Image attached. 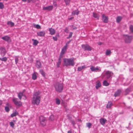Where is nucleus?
Returning a JSON list of instances; mask_svg holds the SVG:
<instances>
[{
  "label": "nucleus",
  "mask_w": 133,
  "mask_h": 133,
  "mask_svg": "<svg viewBox=\"0 0 133 133\" xmlns=\"http://www.w3.org/2000/svg\"><path fill=\"white\" fill-rule=\"evenodd\" d=\"M40 94L39 91L35 92L33 96L32 100V103L34 105H38L41 100V97L39 96Z\"/></svg>",
  "instance_id": "1"
},
{
  "label": "nucleus",
  "mask_w": 133,
  "mask_h": 133,
  "mask_svg": "<svg viewBox=\"0 0 133 133\" xmlns=\"http://www.w3.org/2000/svg\"><path fill=\"white\" fill-rule=\"evenodd\" d=\"M64 64L66 66L71 65L73 66L74 64V59L72 58H64Z\"/></svg>",
  "instance_id": "2"
},
{
  "label": "nucleus",
  "mask_w": 133,
  "mask_h": 133,
  "mask_svg": "<svg viewBox=\"0 0 133 133\" xmlns=\"http://www.w3.org/2000/svg\"><path fill=\"white\" fill-rule=\"evenodd\" d=\"M54 87L56 91L59 92H61L63 89V85L62 83H56Z\"/></svg>",
  "instance_id": "3"
},
{
  "label": "nucleus",
  "mask_w": 133,
  "mask_h": 133,
  "mask_svg": "<svg viewBox=\"0 0 133 133\" xmlns=\"http://www.w3.org/2000/svg\"><path fill=\"white\" fill-rule=\"evenodd\" d=\"M12 101L15 105L17 106H20L22 105V103L19 100L18 98H13Z\"/></svg>",
  "instance_id": "4"
},
{
  "label": "nucleus",
  "mask_w": 133,
  "mask_h": 133,
  "mask_svg": "<svg viewBox=\"0 0 133 133\" xmlns=\"http://www.w3.org/2000/svg\"><path fill=\"white\" fill-rule=\"evenodd\" d=\"M68 47V44H66L62 48L61 51L60 55L59 56L61 57H62L63 55L65 54L66 51Z\"/></svg>",
  "instance_id": "5"
},
{
  "label": "nucleus",
  "mask_w": 133,
  "mask_h": 133,
  "mask_svg": "<svg viewBox=\"0 0 133 133\" xmlns=\"http://www.w3.org/2000/svg\"><path fill=\"white\" fill-rule=\"evenodd\" d=\"M82 48L85 50L91 51L92 50L91 48L88 44H82Z\"/></svg>",
  "instance_id": "6"
},
{
  "label": "nucleus",
  "mask_w": 133,
  "mask_h": 133,
  "mask_svg": "<svg viewBox=\"0 0 133 133\" xmlns=\"http://www.w3.org/2000/svg\"><path fill=\"white\" fill-rule=\"evenodd\" d=\"M113 75V73L111 71H107L105 73L104 77L107 79H109Z\"/></svg>",
  "instance_id": "7"
},
{
  "label": "nucleus",
  "mask_w": 133,
  "mask_h": 133,
  "mask_svg": "<svg viewBox=\"0 0 133 133\" xmlns=\"http://www.w3.org/2000/svg\"><path fill=\"white\" fill-rule=\"evenodd\" d=\"M39 120L41 123L42 125L44 126L45 125V118L43 116H41L39 117Z\"/></svg>",
  "instance_id": "8"
},
{
  "label": "nucleus",
  "mask_w": 133,
  "mask_h": 133,
  "mask_svg": "<svg viewBox=\"0 0 133 133\" xmlns=\"http://www.w3.org/2000/svg\"><path fill=\"white\" fill-rule=\"evenodd\" d=\"M125 41L127 43L130 42H131L132 38V36H129L127 35H125Z\"/></svg>",
  "instance_id": "9"
},
{
  "label": "nucleus",
  "mask_w": 133,
  "mask_h": 133,
  "mask_svg": "<svg viewBox=\"0 0 133 133\" xmlns=\"http://www.w3.org/2000/svg\"><path fill=\"white\" fill-rule=\"evenodd\" d=\"M102 20L104 23H107L108 22V17L105 16L104 14L102 15Z\"/></svg>",
  "instance_id": "10"
},
{
  "label": "nucleus",
  "mask_w": 133,
  "mask_h": 133,
  "mask_svg": "<svg viewBox=\"0 0 133 133\" xmlns=\"http://www.w3.org/2000/svg\"><path fill=\"white\" fill-rule=\"evenodd\" d=\"M90 69L94 72H98L100 71V69L97 67H91Z\"/></svg>",
  "instance_id": "11"
},
{
  "label": "nucleus",
  "mask_w": 133,
  "mask_h": 133,
  "mask_svg": "<svg viewBox=\"0 0 133 133\" xmlns=\"http://www.w3.org/2000/svg\"><path fill=\"white\" fill-rule=\"evenodd\" d=\"M45 34L44 31H40L37 32V35L40 37L44 36Z\"/></svg>",
  "instance_id": "12"
},
{
  "label": "nucleus",
  "mask_w": 133,
  "mask_h": 133,
  "mask_svg": "<svg viewBox=\"0 0 133 133\" xmlns=\"http://www.w3.org/2000/svg\"><path fill=\"white\" fill-rule=\"evenodd\" d=\"M53 6L52 5H50L48 6L45 7L43 8V10H51L53 9Z\"/></svg>",
  "instance_id": "13"
},
{
  "label": "nucleus",
  "mask_w": 133,
  "mask_h": 133,
  "mask_svg": "<svg viewBox=\"0 0 133 133\" xmlns=\"http://www.w3.org/2000/svg\"><path fill=\"white\" fill-rule=\"evenodd\" d=\"M2 38L3 39L6 41L8 42H10L11 41L10 37L7 36H6L4 37H3Z\"/></svg>",
  "instance_id": "14"
},
{
  "label": "nucleus",
  "mask_w": 133,
  "mask_h": 133,
  "mask_svg": "<svg viewBox=\"0 0 133 133\" xmlns=\"http://www.w3.org/2000/svg\"><path fill=\"white\" fill-rule=\"evenodd\" d=\"M49 30L50 32V34L52 35H54L55 33V30L52 28H49Z\"/></svg>",
  "instance_id": "15"
},
{
  "label": "nucleus",
  "mask_w": 133,
  "mask_h": 133,
  "mask_svg": "<svg viewBox=\"0 0 133 133\" xmlns=\"http://www.w3.org/2000/svg\"><path fill=\"white\" fill-rule=\"evenodd\" d=\"M101 86V84L100 82L98 81H97L96 83V89H98Z\"/></svg>",
  "instance_id": "16"
},
{
  "label": "nucleus",
  "mask_w": 133,
  "mask_h": 133,
  "mask_svg": "<svg viewBox=\"0 0 133 133\" xmlns=\"http://www.w3.org/2000/svg\"><path fill=\"white\" fill-rule=\"evenodd\" d=\"M101 124L103 125H104L105 124V122L107 121V120L103 118H101L99 120Z\"/></svg>",
  "instance_id": "17"
},
{
  "label": "nucleus",
  "mask_w": 133,
  "mask_h": 133,
  "mask_svg": "<svg viewBox=\"0 0 133 133\" xmlns=\"http://www.w3.org/2000/svg\"><path fill=\"white\" fill-rule=\"evenodd\" d=\"M93 17L96 18H97V19H99L100 17L99 15L97 13L94 12L93 13Z\"/></svg>",
  "instance_id": "18"
},
{
  "label": "nucleus",
  "mask_w": 133,
  "mask_h": 133,
  "mask_svg": "<svg viewBox=\"0 0 133 133\" xmlns=\"http://www.w3.org/2000/svg\"><path fill=\"white\" fill-rule=\"evenodd\" d=\"M121 91L120 89L118 90L117 91H116L114 94V96L115 97H116L117 96L119 95L121 93Z\"/></svg>",
  "instance_id": "19"
},
{
  "label": "nucleus",
  "mask_w": 133,
  "mask_h": 133,
  "mask_svg": "<svg viewBox=\"0 0 133 133\" xmlns=\"http://www.w3.org/2000/svg\"><path fill=\"white\" fill-rule=\"evenodd\" d=\"M32 41L33 42V45L36 46L38 43V41L36 39H32Z\"/></svg>",
  "instance_id": "20"
},
{
  "label": "nucleus",
  "mask_w": 133,
  "mask_h": 133,
  "mask_svg": "<svg viewBox=\"0 0 133 133\" xmlns=\"http://www.w3.org/2000/svg\"><path fill=\"white\" fill-rule=\"evenodd\" d=\"M37 73L36 72H34L32 75V78L34 80H36L37 79Z\"/></svg>",
  "instance_id": "21"
},
{
  "label": "nucleus",
  "mask_w": 133,
  "mask_h": 133,
  "mask_svg": "<svg viewBox=\"0 0 133 133\" xmlns=\"http://www.w3.org/2000/svg\"><path fill=\"white\" fill-rule=\"evenodd\" d=\"M122 19V17L121 16H118L116 19V22L118 23H119Z\"/></svg>",
  "instance_id": "22"
},
{
  "label": "nucleus",
  "mask_w": 133,
  "mask_h": 133,
  "mask_svg": "<svg viewBox=\"0 0 133 133\" xmlns=\"http://www.w3.org/2000/svg\"><path fill=\"white\" fill-rule=\"evenodd\" d=\"M7 24L8 25L10 26L11 27H13L14 25V23L11 21L8 22Z\"/></svg>",
  "instance_id": "23"
},
{
  "label": "nucleus",
  "mask_w": 133,
  "mask_h": 133,
  "mask_svg": "<svg viewBox=\"0 0 133 133\" xmlns=\"http://www.w3.org/2000/svg\"><path fill=\"white\" fill-rule=\"evenodd\" d=\"M112 103L111 102H109L107 105V108H110L112 106Z\"/></svg>",
  "instance_id": "24"
},
{
  "label": "nucleus",
  "mask_w": 133,
  "mask_h": 133,
  "mask_svg": "<svg viewBox=\"0 0 133 133\" xmlns=\"http://www.w3.org/2000/svg\"><path fill=\"white\" fill-rule=\"evenodd\" d=\"M79 11L77 10L73 11L72 12V15H78L79 13Z\"/></svg>",
  "instance_id": "25"
},
{
  "label": "nucleus",
  "mask_w": 133,
  "mask_h": 133,
  "mask_svg": "<svg viewBox=\"0 0 133 133\" xmlns=\"http://www.w3.org/2000/svg\"><path fill=\"white\" fill-rule=\"evenodd\" d=\"M62 58V57H61L59 56V57L58 59V62L57 63V66H59L61 62V59Z\"/></svg>",
  "instance_id": "26"
},
{
  "label": "nucleus",
  "mask_w": 133,
  "mask_h": 133,
  "mask_svg": "<svg viewBox=\"0 0 133 133\" xmlns=\"http://www.w3.org/2000/svg\"><path fill=\"white\" fill-rule=\"evenodd\" d=\"M111 54V51L110 50H107L106 51L105 55L107 56H110Z\"/></svg>",
  "instance_id": "27"
},
{
  "label": "nucleus",
  "mask_w": 133,
  "mask_h": 133,
  "mask_svg": "<svg viewBox=\"0 0 133 133\" xmlns=\"http://www.w3.org/2000/svg\"><path fill=\"white\" fill-rule=\"evenodd\" d=\"M23 96V93L20 92L18 94V97L20 100L21 99L22 97Z\"/></svg>",
  "instance_id": "28"
},
{
  "label": "nucleus",
  "mask_w": 133,
  "mask_h": 133,
  "mask_svg": "<svg viewBox=\"0 0 133 133\" xmlns=\"http://www.w3.org/2000/svg\"><path fill=\"white\" fill-rule=\"evenodd\" d=\"M36 65V66H41V62L38 61H37Z\"/></svg>",
  "instance_id": "29"
},
{
  "label": "nucleus",
  "mask_w": 133,
  "mask_h": 133,
  "mask_svg": "<svg viewBox=\"0 0 133 133\" xmlns=\"http://www.w3.org/2000/svg\"><path fill=\"white\" fill-rule=\"evenodd\" d=\"M18 114V113L17 112H15L12 114L11 115V117H13L16 116Z\"/></svg>",
  "instance_id": "30"
},
{
  "label": "nucleus",
  "mask_w": 133,
  "mask_h": 133,
  "mask_svg": "<svg viewBox=\"0 0 133 133\" xmlns=\"http://www.w3.org/2000/svg\"><path fill=\"white\" fill-rule=\"evenodd\" d=\"M39 72L42 76L45 77V72H44L43 70H39Z\"/></svg>",
  "instance_id": "31"
},
{
  "label": "nucleus",
  "mask_w": 133,
  "mask_h": 133,
  "mask_svg": "<svg viewBox=\"0 0 133 133\" xmlns=\"http://www.w3.org/2000/svg\"><path fill=\"white\" fill-rule=\"evenodd\" d=\"M70 122L72 124L73 126L74 127L76 123L75 121L73 119H70Z\"/></svg>",
  "instance_id": "32"
},
{
  "label": "nucleus",
  "mask_w": 133,
  "mask_h": 133,
  "mask_svg": "<svg viewBox=\"0 0 133 133\" xmlns=\"http://www.w3.org/2000/svg\"><path fill=\"white\" fill-rule=\"evenodd\" d=\"M103 85L105 86H108L109 85V83L106 80H104L103 82Z\"/></svg>",
  "instance_id": "33"
},
{
  "label": "nucleus",
  "mask_w": 133,
  "mask_h": 133,
  "mask_svg": "<svg viewBox=\"0 0 133 133\" xmlns=\"http://www.w3.org/2000/svg\"><path fill=\"white\" fill-rule=\"evenodd\" d=\"M59 37V35L58 34L57 35H56L55 37H53V39L54 41H57V37Z\"/></svg>",
  "instance_id": "34"
},
{
  "label": "nucleus",
  "mask_w": 133,
  "mask_h": 133,
  "mask_svg": "<svg viewBox=\"0 0 133 133\" xmlns=\"http://www.w3.org/2000/svg\"><path fill=\"white\" fill-rule=\"evenodd\" d=\"M131 91V89L130 88L127 89L125 90L126 94L127 95Z\"/></svg>",
  "instance_id": "35"
},
{
  "label": "nucleus",
  "mask_w": 133,
  "mask_h": 133,
  "mask_svg": "<svg viewBox=\"0 0 133 133\" xmlns=\"http://www.w3.org/2000/svg\"><path fill=\"white\" fill-rule=\"evenodd\" d=\"M1 52L2 53H3L4 54H5L6 53L5 50L4 48H2L1 49Z\"/></svg>",
  "instance_id": "36"
},
{
  "label": "nucleus",
  "mask_w": 133,
  "mask_h": 133,
  "mask_svg": "<svg viewBox=\"0 0 133 133\" xmlns=\"http://www.w3.org/2000/svg\"><path fill=\"white\" fill-rule=\"evenodd\" d=\"M0 60L2 61L6 62L7 60V58L6 57H4L3 58H0Z\"/></svg>",
  "instance_id": "37"
},
{
  "label": "nucleus",
  "mask_w": 133,
  "mask_h": 133,
  "mask_svg": "<svg viewBox=\"0 0 133 133\" xmlns=\"http://www.w3.org/2000/svg\"><path fill=\"white\" fill-rule=\"evenodd\" d=\"M57 104L59 105L60 104V101L58 98H56L55 100Z\"/></svg>",
  "instance_id": "38"
},
{
  "label": "nucleus",
  "mask_w": 133,
  "mask_h": 133,
  "mask_svg": "<svg viewBox=\"0 0 133 133\" xmlns=\"http://www.w3.org/2000/svg\"><path fill=\"white\" fill-rule=\"evenodd\" d=\"M34 27L37 29H41V27L40 25L38 24H37L36 25H34Z\"/></svg>",
  "instance_id": "39"
},
{
  "label": "nucleus",
  "mask_w": 133,
  "mask_h": 133,
  "mask_svg": "<svg viewBox=\"0 0 133 133\" xmlns=\"http://www.w3.org/2000/svg\"><path fill=\"white\" fill-rule=\"evenodd\" d=\"M129 29L130 31L133 33V25H130V27Z\"/></svg>",
  "instance_id": "40"
},
{
  "label": "nucleus",
  "mask_w": 133,
  "mask_h": 133,
  "mask_svg": "<svg viewBox=\"0 0 133 133\" xmlns=\"http://www.w3.org/2000/svg\"><path fill=\"white\" fill-rule=\"evenodd\" d=\"M71 0H64V1L65 2V4L66 5H68L70 1Z\"/></svg>",
  "instance_id": "41"
},
{
  "label": "nucleus",
  "mask_w": 133,
  "mask_h": 133,
  "mask_svg": "<svg viewBox=\"0 0 133 133\" xmlns=\"http://www.w3.org/2000/svg\"><path fill=\"white\" fill-rule=\"evenodd\" d=\"M4 8V5L3 3L2 2H0V9H2Z\"/></svg>",
  "instance_id": "42"
},
{
  "label": "nucleus",
  "mask_w": 133,
  "mask_h": 133,
  "mask_svg": "<svg viewBox=\"0 0 133 133\" xmlns=\"http://www.w3.org/2000/svg\"><path fill=\"white\" fill-rule=\"evenodd\" d=\"M5 111L7 112H8L10 110V109L8 106L5 107Z\"/></svg>",
  "instance_id": "43"
},
{
  "label": "nucleus",
  "mask_w": 133,
  "mask_h": 133,
  "mask_svg": "<svg viewBox=\"0 0 133 133\" xmlns=\"http://www.w3.org/2000/svg\"><path fill=\"white\" fill-rule=\"evenodd\" d=\"M15 62L16 64H17L18 61V56H16L15 58Z\"/></svg>",
  "instance_id": "44"
},
{
  "label": "nucleus",
  "mask_w": 133,
  "mask_h": 133,
  "mask_svg": "<svg viewBox=\"0 0 133 133\" xmlns=\"http://www.w3.org/2000/svg\"><path fill=\"white\" fill-rule=\"evenodd\" d=\"M10 126L12 127V128H14V123L12 122H10Z\"/></svg>",
  "instance_id": "45"
},
{
  "label": "nucleus",
  "mask_w": 133,
  "mask_h": 133,
  "mask_svg": "<svg viewBox=\"0 0 133 133\" xmlns=\"http://www.w3.org/2000/svg\"><path fill=\"white\" fill-rule=\"evenodd\" d=\"M84 67L85 68V67H78L77 70L79 71H80L84 69Z\"/></svg>",
  "instance_id": "46"
},
{
  "label": "nucleus",
  "mask_w": 133,
  "mask_h": 133,
  "mask_svg": "<svg viewBox=\"0 0 133 133\" xmlns=\"http://www.w3.org/2000/svg\"><path fill=\"white\" fill-rule=\"evenodd\" d=\"M91 125V124L90 123H87V126L89 128H90Z\"/></svg>",
  "instance_id": "47"
},
{
  "label": "nucleus",
  "mask_w": 133,
  "mask_h": 133,
  "mask_svg": "<svg viewBox=\"0 0 133 133\" xmlns=\"http://www.w3.org/2000/svg\"><path fill=\"white\" fill-rule=\"evenodd\" d=\"M64 31L66 33H68L69 32V30L68 28H66L65 29Z\"/></svg>",
  "instance_id": "48"
},
{
  "label": "nucleus",
  "mask_w": 133,
  "mask_h": 133,
  "mask_svg": "<svg viewBox=\"0 0 133 133\" xmlns=\"http://www.w3.org/2000/svg\"><path fill=\"white\" fill-rule=\"evenodd\" d=\"M50 119L52 120H54V116L52 115H51L50 117Z\"/></svg>",
  "instance_id": "49"
},
{
  "label": "nucleus",
  "mask_w": 133,
  "mask_h": 133,
  "mask_svg": "<svg viewBox=\"0 0 133 133\" xmlns=\"http://www.w3.org/2000/svg\"><path fill=\"white\" fill-rule=\"evenodd\" d=\"M72 32H70L69 35V36L68 37H67V38H69L71 37H72Z\"/></svg>",
  "instance_id": "50"
},
{
  "label": "nucleus",
  "mask_w": 133,
  "mask_h": 133,
  "mask_svg": "<svg viewBox=\"0 0 133 133\" xmlns=\"http://www.w3.org/2000/svg\"><path fill=\"white\" fill-rule=\"evenodd\" d=\"M32 0H27L28 2L29 3L31 2Z\"/></svg>",
  "instance_id": "51"
},
{
  "label": "nucleus",
  "mask_w": 133,
  "mask_h": 133,
  "mask_svg": "<svg viewBox=\"0 0 133 133\" xmlns=\"http://www.w3.org/2000/svg\"><path fill=\"white\" fill-rule=\"evenodd\" d=\"M74 18L73 17H71L70 18H69V20H72Z\"/></svg>",
  "instance_id": "52"
},
{
  "label": "nucleus",
  "mask_w": 133,
  "mask_h": 133,
  "mask_svg": "<svg viewBox=\"0 0 133 133\" xmlns=\"http://www.w3.org/2000/svg\"><path fill=\"white\" fill-rule=\"evenodd\" d=\"M2 104V101L0 100V105H1Z\"/></svg>",
  "instance_id": "53"
},
{
  "label": "nucleus",
  "mask_w": 133,
  "mask_h": 133,
  "mask_svg": "<svg viewBox=\"0 0 133 133\" xmlns=\"http://www.w3.org/2000/svg\"><path fill=\"white\" fill-rule=\"evenodd\" d=\"M68 133H71V131H68Z\"/></svg>",
  "instance_id": "54"
},
{
  "label": "nucleus",
  "mask_w": 133,
  "mask_h": 133,
  "mask_svg": "<svg viewBox=\"0 0 133 133\" xmlns=\"http://www.w3.org/2000/svg\"><path fill=\"white\" fill-rule=\"evenodd\" d=\"M9 104L8 103H6V105H7V106H8L9 105Z\"/></svg>",
  "instance_id": "55"
},
{
  "label": "nucleus",
  "mask_w": 133,
  "mask_h": 133,
  "mask_svg": "<svg viewBox=\"0 0 133 133\" xmlns=\"http://www.w3.org/2000/svg\"><path fill=\"white\" fill-rule=\"evenodd\" d=\"M70 41H69L66 44H68H68H69V43H70Z\"/></svg>",
  "instance_id": "56"
},
{
  "label": "nucleus",
  "mask_w": 133,
  "mask_h": 133,
  "mask_svg": "<svg viewBox=\"0 0 133 133\" xmlns=\"http://www.w3.org/2000/svg\"><path fill=\"white\" fill-rule=\"evenodd\" d=\"M24 2H26V0H22Z\"/></svg>",
  "instance_id": "57"
},
{
  "label": "nucleus",
  "mask_w": 133,
  "mask_h": 133,
  "mask_svg": "<svg viewBox=\"0 0 133 133\" xmlns=\"http://www.w3.org/2000/svg\"><path fill=\"white\" fill-rule=\"evenodd\" d=\"M78 121L79 122V121H81V119H78Z\"/></svg>",
  "instance_id": "58"
},
{
  "label": "nucleus",
  "mask_w": 133,
  "mask_h": 133,
  "mask_svg": "<svg viewBox=\"0 0 133 133\" xmlns=\"http://www.w3.org/2000/svg\"><path fill=\"white\" fill-rule=\"evenodd\" d=\"M25 99H26V96H25Z\"/></svg>",
  "instance_id": "59"
},
{
  "label": "nucleus",
  "mask_w": 133,
  "mask_h": 133,
  "mask_svg": "<svg viewBox=\"0 0 133 133\" xmlns=\"http://www.w3.org/2000/svg\"><path fill=\"white\" fill-rule=\"evenodd\" d=\"M1 0H0V1H1Z\"/></svg>",
  "instance_id": "60"
}]
</instances>
